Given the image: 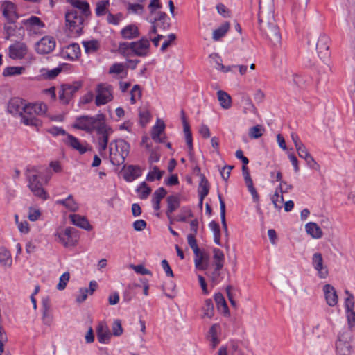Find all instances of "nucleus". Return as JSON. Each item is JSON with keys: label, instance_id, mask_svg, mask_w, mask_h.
I'll return each instance as SVG.
<instances>
[{"label": "nucleus", "instance_id": "47", "mask_svg": "<svg viewBox=\"0 0 355 355\" xmlns=\"http://www.w3.org/2000/svg\"><path fill=\"white\" fill-rule=\"evenodd\" d=\"M164 173V171H160L157 166H154L153 167V170L147 174L146 180L149 182H153L155 179L157 180H160Z\"/></svg>", "mask_w": 355, "mask_h": 355}, {"label": "nucleus", "instance_id": "50", "mask_svg": "<svg viewBox=\"0 0 355 355\" xmlns=\"http://www.w3.org/2000/svg\"><path fill=\"white\" fill-rule=\"evenodd\" d=\"M62 71L61 67H56L53 69H42V76L48 80H53Z\"/></svg>", "mask_w": 355, "mask_h": 355}, {"label": "nucleus", "instance_id": "1", "mask_svg": "<svg viewBox=\"0 0 355 355\" xmlns=\"http://www.w3.org/2000/svg\"><path fill=\"white\" fill-rule=\"evenodd\" d=\"M258 20L260 31L274 46L281 44L282 36L275 24L272 0H259Z\"/></svg>", "mask_w": 355, "mask_h": 355}, {"label": "nucleus", "instance_id": "26", "mask_svg": "<svg viewBox=\"0 0 355 355\" xmlns=\"http://www.w3.org/2000/svg\"><path fill=\"white\" fill-rule=\"evenodd\" d=\"M69 217L73 225L87 231L92 230V226L86 217L75 214H70Z\"/></svg>", "mask_w": 355, "mask_h": 355}, {"label": "nucleus", "instance_id": "15", "mask_svg": "<svg viewBox=\"0 0 355 355\" xmlns=\"http://www.w3.org/2000/svg\"><path fill=\"white\" fill-rule=\"evenodd\" d=\"M55 47V41L53 37L45 36L36 43L35 51L39 54H48Z\"/></svg>", "mask_w": 355, "mask_h": 355}, {"label": "nucleus", "instance_id": "4", "mask_svg": "<svg viewBox=\"0 0 355 355\" xmlns=\"http://www.w3.org/2000/svg\"><path fill=\"white\" fill-rule=\"evenodd\" d=\"M130 146L123 139L112 141L110 144V157L112 164H123L129 154Z\"/></svg>", "mask_w": 355, "mask_h": 355}, {"label": "nucleus", "instance_id": "38", "mask_svg": "<svg viewBox=\"0 0 355 355\" xmlns=\"http://www.w3.org/2000/svg\"><path fill=\"white\" fill-rule=\"evenodd\" d=\"M214 265L217 266V269H222L224 265L225 255L221 250L219 248H214L213 250Z\"/></svg>", "mask_w": 355, "mask_h": 355}, {"label": "nucleus", "instance_id": "21", "mask_svg": "<svg viewBox=\"0 0 355 355\" xmlns=\"http://www.w3.org/2000/svg\"><path fill=\"white\" fill-rule=\"evenodd\" d=\"M51 302L49 297L44 298L42 302V322L44 324L50 326L53 320V316L51 310Z\"/></svg>", "mask_w": 355, "mask_h": 355}, {"label": "nucleus", "instance_id": "33", "mask_svg": "<svg viewBox=\"0 0 355 355\" xmlns=\"http://www.w3.org/2000/svg\"><path fill=\"white\" fill-rule=\"evenodd\" d=\"M218 100L220 103V106L224 109H229L232 106V98L231 96L225 92L223 90H218L217 92Z\"/></svg>", "mask_w": 355, "mask_h": 355}, {"label": "nucleus", "instance_id": "57", "mask_svg": "<svg viewBox=\"0 0 355 355\" xmlns=\"http://www.w3.org/2000/svg\"><path fill=\"white\" fill-rule=\"evenodd\" d=\"M70 275L69 272H64L60 277L59 283L57 285V288L60 291L64 290L66 288L67 282L69 280Z\"/></svg>", "mask_w": 355, "mask_h": 355}, {"label": "nucleus", "instance_id": "41", "mask_svg": "<svg viewBox=\"0 0 355 355\" xmlns=\"http://www.w3.org/2000/svg\"><path fill=\"white\" fill-rule=\"evenodd\" d=\"M132 42H121L119 44L118 51L124 57L132 56Z\"/></svg>", "mask_w": 355, "mask_h": 355}, {"label": "nucleus", "instance_id": "39", "mask_svg": "<svg viewBox=\"0 0 355 355\" xmlns=\"http://www.w3.org/2000/svg\"><path fill=\"white\" fill-rule=\"evenodd\" d=\"M82 44L85 52L87 53H94L100 48V43L97 40L83 41Z\"/></svg>", "mask_w": 355, "mask_h": 355}, {"label": "nucleus", "instance_id": "16", "mask_svg": "<svg viewBox=\"0 0 355 355\" xmlns=\"http://www.w3.org/2000/svg\"><path fill=\"white\" fill-rule=\"evenodd\" d=\"M9 57L13 60L23 59L28 53L27 45L21 42H17L9 46Z\"/></svg>", "mask_w": 355, "mask_h": 355}, {"label": "nucleus", "instance_id": "51", "mask_svg": "<svg viewBox=\"0 0 355 355\" xmlns=\"http://www.w3.org/2000/svg\"><path fill=\"white\" fill-rule=\"evenodd\" d=\"M184 132L185 135L186 143L189 148V153L191 155L193 153V146L192 135H191V132L189 125H185V128H184Z\"/></svg>", "mask_w": 355, "mask_h": 355}, {"label": "nucleus", "instance_id": "35", "mask_svg": "<svg viewBox=\"0 0 355 355\" xmlns=\"http://www.w3.org/2000/svg\"><path fill=\"white\" fill-rule=\"evenodd\" d=\"M112 132V129L106 123L105 121L104 125H101V132L99 130L96 132L98 135H101V137L98 139V142H105L108 144L109 135Z\"/></svg>", "mask_w": 355, "mask_h": 355}, {"label": "nucleus", "instance_id": "34", "mask_svg": "<svg viewBox=\"0 0 355 355\" xmlns=\"http://www.w3.org/2000/svg\"><path fill=\"white\" fill-rule=\"evenodd\" d=\"M214 300L218 309L220 310L225 315L229 314V309L222 293H216L214 295Z\"/></svg>", "mask_w": 355, "mask_h": 355}, {"label": "nucleus", "instance_id": "58", "mask_svg": "<svg viewBox=\"0 0 355 355\" xmlns=\"http://www.w3.org/2000/svg\"><path fill=\"white\" fill-rule=\"evenodd\" d=\"M123 333V328L121 326V322L119 320H116L114 321L112 324V333L115 336H119Z\"/></svg>", "mask_w": 355, "mask_h": 355}, {"label": "nucleus", "instance_id": "11", "mask_svg": "<svg viewBox=\"0 0 355 355\" xmlns=\"http://www.w3.org/2000/svg\"><path fill=\"white\" fill-rule=\"evenodd\" d=\"M330 37L324 33L320 34L316 44V49L320 58L327 59L330 57Z\"/></svg>", "mask_w": 355, "mask_h": 355}, {"label": "nucleus", "instance_id": "6", "mask_svg": "<svg viewBox=\"0 0 355 355\" xmlns=\"http://www.w3.org/2000/svg\"><path fill=\"white\" fill-rule=\"evenodd\" d=\"M95 104L96 106L104 105L112 101L113 96V87L108 83H99L96 87Z\"/></svg>", "mask_w": 355, "mask_h": 355}, {"label": "nucleus", "instance_id": "29", "mask_svg": "<svg viewBox=\"0 0 355 355\" xmlns=\"http://www.w3.org/2000/svg\"><path fill=\"white\" fill-rule=\"evenodd\" d=\"M165 124L164 121L158 119L157 123L153 127L151 137L157 143H162L163 139L160 137L161 134L164 131Z\"/></svg>", "mask_w": 355, "mask_h": 355}, {"label": "nucleus", "instance_id": "48", "mask_svg": "<svg viewBox=\"0 0 355 355\" xmlns=\"http://www.w3.org/2000/svg\"><path fill=\"white\" fill-rule=\"evenodd\" d=\"M25 71L24 67H8L4 69L3 76H11L15 75H20Z\"/></svg>", "mask_w": 355, "mask_h": 355}, {"label": "nucleus", "instance_id": "28", "mask_svg": "<svg viewBox=\"0 0 355 355\" xmlns=\"http://www.w3.org/2000/svg\"><path fill=\"white\" fill-rule=\"evenodd\" d=\"M121 35L123 39L131 40L139 37V31L136 25L130 24L121 31Z\"/></svg>", "mask_w": 355, "mask_h": 355}, {"label": "nucleus", "instance_id": "5", "mask_svg": "<svg viewBox=\"0 0 355 355\" xmlns=\"http://www.w3.org/2000/svg\"><path fill=\"white\" fill-rule=\"evenodd\" d=\"M87 18L78 14L75 9L67 10L65 13L66 26L73 36L80 35L83 28V24Z\"/></svg>", "mask_w": 355, "mask_h": 355}, {"label": "nucleus", "instance_id": "24", "mask_svg": "<svg viewBox=\"0 0 355 355\" xmlns=\"http://www.w3.org/2000/svg\"><path fill=\"white\" fill-rule=\"evenodd\" d=\"M74 8L80 11L81 15L88 18L91 15L90 6L88 2L82 0H67Z\"/></svg>", "mask_w": 355, "mask_h": 355}, {"label": "nucleus", "instance_id": "37", "mask_svg": "<svg viewBox=\"0 0 355 355\" xmlns=\"http://www.w3.org/2000/svg\"><path fill=\"white\" fill-rule=\"evenodd\" d=\"M209 191V182L203 174H200V182L198 187V194L199 196H201L202 198H205L208 195Z\"/></svg>", "mask_w": 355, "mask_h": 355}, {"label": "nucleus", "instance_id": "52", "mask_svg": "<svg viewBox=\"0 0 355 355\" xmlns=\"http://www.w3.org/2000/svg\"><path fill=\"white\" fill-rule=\"evenodd\" d=\"M264 130L261 125H257L250 128L249 136L252 139H258L263 135Z\"/></svg>", "mask_w": 355, "mask_h": 355}, {"label": "nucleus", "instance_id": "45", "mask_svg": "<svg viewBox=\"0 0 355 355\" xmlns=\"http://www.w3.org/2000/svg\"><path fill=\"white\" fill-rule=\"evenodd\" d=\"M12 262L10 252L4 247L0 246V264L1 266L10 265Z\"/></svg>", "mask_w": 355, "mask_h": 355}, {"label": "nucleus", "instance_id": "42", "mask_svg": "<svg viewBox=\"0 0 355 355\" xmlns=\"http://www.w3.org/2000/svg\"><path fill=\"white\" fill-rule=\"evenodd\" d=\"M209 227L214 233V241L218 245H221L220 243V229L218 223L212 220L209 224Z\"/></svg>", "mask_w": 355, "mask_h": 355}, {"label": "nucleus", "instance_id": "53", "mask_svg": "<svg viewBox=\"0 0 355 355\" xmlns=\"http://www.w3.org/2000/svg\"><path fill=\"white\" fill-rule=\"evenodd\" d=\"M139 123L144 127L150 119V114L147 109H141L139 112Z\"/></svg>", "mask_w": 355, "mask_h": 355}, {"label": "nucleus", "instance_id": "19", "mask_svg": "<svg viewBox=\"0 0 355 355\" xmlns=\"http://www.w3.org/2000/svg\"><path fill=\"white\" fill-rule=\"evenodd\" d=\"M60 54L62 57L68 58L70 60H77L80 55V49L77 43H72L64 47Z\"/></svg>", "mask_w": 355, "mask_h": 355}, {"label": "nucleus", "instance_id": "27", "mask_svg": "<svg viewBox=\"0 0 355 355\" xmlns=\"http://www.w3.org/2000/svg\"><path fill=\"white\" fill-rule=\"evenodd\" d=\"M65 143L73 149L78 151L80 154H84L87 150V148L80 142L78 138L70 134L67 135Z\"/></svg>", "mask_w": 355, "mask_h": 355}, {"label": "nucleus", "instance_id": "20", "mask_svg": "<svg viewBox=\"0 0 355 355\" xmlns=\"http://www.w3.org/2000/svg\"><path fill=\"white\" fill-rule=\"evenodd\" d=\"M26 103L20 98H11L8 104V112L15 116H21Z\"/></svg>", "mask_w": 355, "mask_h": 355}, {"label": "nucleus", "instance_id": "23", "mask_svg": "<svg viewBox=\"0 0 355 355\" xmlns=\"http://www.w3.org/2000/svg\"><path fill=\"white\" fill-rule=\"evenodd\" d=\"M167 209L166 215L171 218V214L176 211L180 206V198L179 195H170L166 198Z\"/></svg>", "mask_w": 355, "mask_h": 355}, {"label": "nucleus", "instance_id": "13", "mask_svg": "<svg viewBox=\"0 0 355 355\" xmlns=\"http://www.w3.org/2000/svg\"><path fill=\"white\" fill-rule=\"evenodd\" d=\"M312 266L317 271V275L320 279H326L329 275L327 266L324 263L322 255L320 252H315L312 257Z\"/></svg>", "mask_w": 355, "mask_h": 355}, {"label": "nucleus", "instance_id": "18", "mask_svg": "<svg viewBox=\"0 0 355 355\" xmlns=\"http://www.w3.org/2000/svg\"><path fill=\"white\" fill-rule=\"evenodd\" d=\"M96 331L97 339L99 343L104 344L109 343L112 336V333L110 332L106 322L100 321L98 323Z\"/></svg>", "mask_w": 355, "mask_h": 355}, {"label": "nucleus", "instance_id": "36", "mask_svg": "<svg viewBox=\"0 0 355 355\" xmlns=\"http://www.w3.org/2000/svg\"><path fill=\"white\" fill-rule=\"evenodd\" d=\"M218 200L220 202V218H221V223L223 228L224 230V232L225 233V236H228V231H227V225L226 223V218H225V203L223 199L222 195L220 193H218Z\"/></svg>", "mask_w": 355, "mask_h": 355}, {"label": "nucleus", "instance_id": "22", "mask_svg": "<svg viewBox=\"0 0 355 355\" xmlns=\"http://www.w3.org/2000/svg\"><path fill=\"white\" fill-rule=\"evenodd\" d=\"M142 175V170L137 165H129L123 169V177L127 182H132Z\"/></svg>", "mask_w": 355, "mask_h": 355}, {"label": "nucleus", "instance_id": "44", "mask_svg": "<svg viewBox=\"0 0 355 355\" xmlns=\"http://www.w3.org/2000/svg\"><path fill=\"white\" fill-rule=\"evenodd\" d=\"M203 316L211 318L214 315V304L211 299H207L202 306Z\"/></svg>", "mask_w": 355, "mask_h": 355}, {"label": "nucleus", "instance_id": "61", "mask_svg": "<svg viewBox=\"0 0 355 355\" xmlns=\"http://www.w3.org/2000/svg\"><path fill=\"white\" fill-rule=\"evenodd\" d=\"M89 294V290L86 288H81L79 289V294L76 296V302L78 303H83L85 302Z\"/></svg>", "mask_w": 355, "mask_h": 355}, {"label": "nucleus", "instance_id": "49", "mask_svg": "<svg viewBox=\"0 0 355 355\" xmlns=\"http://www.w3.org/2000/svg\"><path fill=\"white\" fill-rule=\"evenodd\" d=\"M137 191L139 193L141 199H146L151 193V189L145 182H143L137 189Z\"/></svg>", "mask_w": 355, "mask_h": 355}, {"label": "nucleus", "instance_id": "30", "mask_svg": "<svg viewBox=\"0 0 355 355\" xmlns=\"http://www.w3.org/2000/svg\"><path fill=\"white\" fill-rule=\"evenodd\" d=\"M167 194L166 190L164 187H159L153 193L152 203L153 206V209L155 211H158L160 209V202L166 196Z\"/></svg>", "mask_w": 355, "mask_h": 355}, {"label": "nucleus", "instance_id": "31", "mask_svg": "<svg viewBox=\"0 0 355 355\" xmlns=\"http://www.w3.org/2000/svg\"><path fill=\"white\" fill-rule=\"evenodd\" d=\"M194 254V263L195 266L197 269L205 270L208 267L207 262L204 263L205 255L204 253L199 249H198V252L193 251Z\"/></svg>", "mask_w": 355, "mask_h": 355}, {"label": "nucleus", "instance_id": "9", "mask_svg": "<svg viewBox=\"0 0 355 355\" xmlns=\"http://www.w3.org/2000/svg\"><path fill=\"white\" fill-rule=\"evenodd\" d=\"M83 83L80 81H75L72 84H63L61 85V89L59 92V99L64 105L69 103L74 94L82 87Z\"/></svg>", "mask_w": 355, "mask_h": 355}, {"label": "nucleus", "instance_id": "56", "mask_svg": "<svg viewBox=\"0 0 355 355\" xmlns=\"http://www.w3.org/2000/svg\"><path fill=\"white\" fill-rule=\"evenodd\" d=\"M123 17V14L121 12H119L116 15H113L111 12H107V21L109 24L118 25Z\"/></svg>", "mask_w": 355, "mask_h": 355}, {"label": "nucleus", "instance_id": "64", "mask_svg": "<svg viewBox=\"0 0 355 355\" xmlns=\"http://www.w3.org/2000/svg\"><path fill=\"white\" fill-rule=\"evenodd\" d=\"M66 208L71 211H76L78 209V204L74 200L72 195L68 196V202L66 205Z\"/></svg>", "mask_w": 355, "mask_h": 355}, {"label": "nucleus", "instance_id": "2", "mask_svg": "<svg viewBox=\"0 0 355 355\" xmlns=\"http://www.w3.org/2000/svg\"><path fill=\"white\" fill-rule=\"evenodd\" d=\"M44 171L46 172L45 182H47L51 177V172L42 166H28L25 171V175L28 182V187L33 194L43 200H46L48 194L38 180L39 178L43 179Z\"/></svg>", "mask_w": 355, "mask_h": 355}, {"label": "nucleus", "instance_id": "60", "mask_svg": "<svg viewBox=\"0 0 355 355\" xmlns=\"http://www.w3.org/2000/svg\"><path fill=\"white\" fill-rule=\"evenodd\" d=\"M136 94H137L139 98L141 96V88L138 85H134L130 91V101L132 104H135L136 103Z\"/></svg>", "mask_w": 355, "mask_h": 355}, {"label": "nucleus", "instance_id": "63", "mask_svg": "<svg viewBox=\"0 0 355 355\" xmlns=\"http://www.w3.org/2000/svg\"><path fill=\"white\" fill-rule=\"evenodd\" d=\"M124 70V65L122 63H114L113 64L109 69V73L113 74H119L122 73Z\"/></svg>", "mask_w": 355, "mask_h": 355}, {"label": "nucleus", "instance_id": "59", "mask_svg": "<svg viewBox=\"0 0 355 355\" xmlns=\"http://www.w3.org/2000/svg\"><path fill=\"white\" fill-rule=\"evenodd\" d=\"M349 331L352 333V329L355 327V311H351L346 312Z\"/></svg>", "mask_w": 355, "mask_h": 355}, {"label": "nucleus", "instance_id": "12", "mask_svg": "<svg viewBox=\"0 0 355 355\" xmlns=\"http://www.w3.org/2000/svg\"><path fill=\"white\" fill-rule=\"evenodd\" d=\"M57 235L60 242L64 247L74 245L78 239L77 230L72 227H67Z\"/></svg>", "mask_w": 355, "mask_h": 355}, {"label": "nucleus", "instance_id": "55", "mask_svg": "<svg viewBox=\"0 0 355 355\" xmlns=\"http://www.w3.org/2000/svg\"><path fill=\"white\" fill-rule=\"evenodd\" d=\"M345 293L347 295V297L345 301V308L346 312L354 311V296L351 294L349 291L346 290Z\"/></svg>", "mask_w": 355, "mask_h": 355}, {"label": "nucleus", "instance_id": "7", "mask_svg": "<svg viewBox=\"0 0 355 355\" xmlns=\"http://www.w3.org/2000/svg\"><path fill=\"white\" fill-rule=\"evenodd\" d=\"M0 8L2 12V15L8 24H15L20 17L17 12V5L10 1H1Z\"/></svg>", "mask_w": 355, "mask_h": 355}, {"label": "nucleus", "instance_id": "43", "mask_svg": "<svg viewBox=\"0 0 355 355\" xmlns=\"http://www.w3.org/2000/svg\"><path fill=\"white\" fill-rule=\"evenodd\" d=\"M230 28L229 22H225L220 27L217 29L214 30L213 32V39L215 41L219 40L221 37L225 36V35L227 33Z\"/></svg>", "mask_w": 355, "mask_h": 355}, {"label": "nucleus", "instance_id": "40", "mask_svg": "<svg viewBox=\"0 0 355 355\" xmlns=\"http://www.w3.org/2000/svg\"><path fill=\"white\" fill-rule=\"evenodd\" d=\"M110 6L109 0L99 1L96 4L95 13L97 17H101L107 14Z\"/></svg>", "mask_w": 355, "mask_h": 355}, {"label": "nucleus", "instance_id": "62", "mask_svg": "<svg viewBox=\"0 0 355 355\" xmlns=\"http://www.w3.org/2000/svg\"><path fill=\"white\" fill-rule=\"evenodd\" d=\"M34 107L35 113L37 115L44 114L47 111V105L44 103H35L33 104Z\"/></svg>", "mask_w": 355, "mask_h": 355}, {"label": "nucleus", "instance_id": "14", "mask_svg": "<svg viewBox=\"0 0 355 355\" xmlns=\"http://www.w3.org/2000/svg\"><path fill=\"white\" fill-rule=\"evenodd\" d=\"M132 55L146 57L149 54L150 41L146 37H141L137 42H132Z\"/></svg>", "mask_w": 355, "mask_h": 355}, {"label": "nucleus", "instance_id": "32", "mask_svg": "<svg viewBox=\"0 0 355 355\" xmlns=\"http://www.w3.org/2000/svg\"><path fill=\"white\" fill-rule=\"evenodd\" d=\"M305 228L306 232L314 239H320L322 236V231L315 223H308Z\"/></svg>", "mask_w": 355, "mask_h": 355}, {"label": "nucleus", "instance_id": "25", "mask_svg": "<svg viewBox=\"0 0 355 355\" xmlns=\"http://www.w3.org/2000/svg\"><path fill=\"white\" fill-rule=\"evenodd\" d=\"M327 303L330 306H334L338 303V295L334 286L325 284L323 288Z\"/></svg>", "mask_w": 355, "mask_h": 355}, {"label": "nucleus", "instance_id": "8", "mask_svg": "<svg viewBox=\"0 0 355 355\" xmlns=\"http://www.w3.org/2000/svg\"><path fill=\"white\" fill-rule=\"evenodd\" d=\"M352 333L344 331L339 334L336 343V352L338 355H349L352 349L351 345Z\"/></svg>", "mask_w": 355, "mask_h": 355}, {"label": "nucleus", "instance_id": "54", "mask_svg": "<svg viewBox=\"0 0 355 355\" xmlns=\"http://www.w3.org/2000/svg\"><path fill=\"white\" fill-rule=\"evenodd\" d=\"M279 191H278V188H277L275 193L271 198V200L274 205V207L276 209H281L282 204L284 202V197L282 196V193L279 194Z\"/></svg>", "mask_w": 355, "mask_h": 355}, {"label": "nucleus", "instance_id": "3", "mask_svg": "<svg viewBox=\"0 0 355 355\" xmlns=\"http://www.w3.org/2000/svg\"><path fill=\"white\" fill-rule=\"evenodd\" d=\"M105 121V115L103 113L94 116L83 115L76 117L73 127L87 133L96 132L98 130L101 132V125H104Z\"/></svg>", "mask_w": 355, "mask_h": 355}, {"label": "nucleus", "instance_id": "46", "mask_svg": "<svg viewBox=\"0 0 355 355\" xmlns=\"http://www.w3.org/2000/svg\"><path fill=\"white\" fill-rule=\"evenodd\" d=\"M193 214L191 209L188 207H183L181 209V212L175 217L178 222H186L187 218H193Z\"/></svg>", "mask_w": 355, "mask_h": 355}, {"label": "nucleus", "instance_id": "10", "mask_svg": "<svg viewBox=\"0 0 355 355\" xmlns=\"http://www.w3.org/2000/svg\"><path fill=\"white\" fill-rule=\"evenodd\" d=\"M33 105L25 104L21 115V122L26 125L40 127L42 121L35 116Z\"/></svg>", "mask_w": 355, "mask_h": 355}, {"label": "nucleus", "instance_id": "17", "mask_svg": "<svg viewBox=\"0 0 355 355\" xmlns=\"http://www.w3.org/2000/svg\"><path fill=\"white\" fill-rule=\"evenodd\" d=\"M21 23L25 26L27 31L31 33H39L45 26L40 18L36 16H31L28 19H24Z\"/></svg>", "mask_w": 355, "mask_h": 355}]
</instances>
